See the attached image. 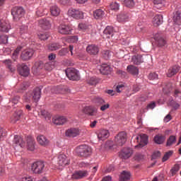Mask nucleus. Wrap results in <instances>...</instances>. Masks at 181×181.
<instances>
[{"label": "nucleus", "mask_w": 181, "mask_h": 181, "mask_svg": "<svg viewBox=\"0 0 181 181\" xmlns=\"http://www.w3.org/2000/svg\"><path fill=\"white\" fill-rule=\"evenodd\" d=\"M41 97V89L40 88H35L33 91H30L26 94V102H30V100H33L35 103H37Z\"/></svg>", "instance_id": "nucleus-1"}, {"label": "nucleus", "mask_w": 181, "mask_h": 181, "mask_svg": "<svg viewBox=\"0 0 181 181\" xmlns=\"http://www.w3.org/2000/svg\"><path fill=\"white\" fill-rule=\"evenodd\" d=\"M76 153L80 157L87 158L92 153V148L87 145H81L76 148Z\"/></svg>", "instance_id": "nucleus-2"}, {"label": "nucleus", "mask_w": 181, "mask_h": 181, "mask_svg": "<svg viewBox=\"0 0 181 181\" xmlns=\"http://www.w3.org/2000/svg\"><path fill=\"white\" fill-rule=\"evenodd\" d=\"M13 21L18 22L25 15V10L22 7L15 6L11 9Z\"/></svg>", "instance_id": "nucleus-3"}, {"label": "nucleus", "mask_w": 181, "mask_h": 181, "mask_svg": "<svg viewBox=\"0 0 181 181\" xmlns=\"http://www.w3.org/2000/svg\"><path fill=\"white\" fill-rule=\"evenodd\" d=\"M45 169V163L42 161H37L32 164L31 170L36 175H40L42 173Z\"/></svg>", "instance_id": "nucleus-4"}, {"label": "nucleus", "mask_w": 181, "mask_h": 181, "mask_svg": "<svg viewBox=\"0 0 181 181\" xmlns=\"http://www.w3.org/2000/svg\"><path fill=\"white\" fill-rule=\"evenodd\" d=\"M65 74H66V76H68L69 80L78 81L80 79L78 71L74 68H69L65 71Z\"/></svg>", "instance_id": "nucleus-5"}, {"label": "nucleus", "mask_w": 181, "mask_h": 181, "mask_svg": "<svg viewBox=\"0 0 181 181\" xmlns=\"http://www.w3.org/2000/svg\"><path fill=\"white\" fill-rule=\"evenodd\" d=\"M68 16L72 17L74 19H83L84 17L83 12L76 8H70L68 10Z\"/></svg>", "instance_id": "nucleus-6"}, {"label": "nucleus", "mask_w": 181, "mask_h": 181, "mask_svg": "<svg viewBox=\"0 0 181 181\" xmlns=\"http://www.w3.org/2000/svg\"><path fill=\"white\" fill-rule=\"evenodd\" d=\"M127 141V134L125 132H121L116 136L115 142L117 146H122Z\"/></svg>", "instance_id": "nucleus-7"}, {"label": "nucleus", "mask_w": 181, "mask_h": 181, "mask_svg": "<svg viewBox=\"0 0 181 181\" xmlns=\"http://www.w3.org/2000/svg\"><path fill=\"white\" fill-rule=\"evenodd\" d=\"M33 54H35V49L33 48H27L22 52L21 57L23 61H28L32 59Z\"/></svg>", "instance_id": "nucleus-8"}, {"label": "nucleus", "mask_w": 181, "mask_h": 181, "mask_svg": "<svg viewBox=\"0 0 181 181\" xmlns=\"http://www.w3.org/2000/svg\"><path fill=\"white\" fill-rule=\"evenodd\" d=\"M72 30V28L70 25L66 24H61L58 28V32L63 35H71Z\"/></svg>", "instance_id": "nucleus-9"}, {"label": "nucleus", "mask_w": 181, "mask_h": 181, "mask_svg": "<svg viewBox=\"0 0 181 181\" xmlns=\"http://www.w3.org/2000/svg\"><path fill=\"white\" fill-rule=\"evenodd\" d=\"M137 142L139 145L136 146V148H142L148 144V136L147 134H140V136H136Z\"/></svg>", "instance_id": "nucleus-10"}, {"label": "nucleus", "mask_w": 181, "mask_h": 181, "mask_svg": "<svg viewBox=\"0 0 181 181\" xmlns=\"http://www.w3.org/2000/svg\"><path fill=\"white\" fill-rule=\"evenodd\" d=\"M17 71L22 76H29L30 71L28 66L25 65L24 64L17 65Z\"/></svg>", "instance_id": "nucleus-11"}, {"label": "nucleus", "mask_w": 181, "mask_h": 181, "mask_svg": "<svg viewBox=\"0 0 181 181\" xmlns=\"http://www.w3.org/2000/svg\"><path fill=\"white\" fill-rule=\"evenodd\" d=\"M51 19L48 18H42L39 21V26L45 30H49L51 28Z\"/></svg>", "instance_id": "nucleus-12"}, {"label": "nucleus", "mask_w": 181, "mask_h": 181, "mask_svg": "<svg viewBox=\"0 0 181 181\" xmlns=\"http://www.w3.org/2000/svg\"><path fill=\"white\" fill-rule=\"evenodd\" d=\"M65 135L68 137L74 138L80 135V130L78 128H69L65 132Z\"/></svg>", "instance_id": "nucleus-13"}, {"label": "nucleus", "mask_w": 181, "mask_h": 181, "mask_svg": "<svg viewBox=\"0 0 181 181\" xmlns=\"http://www.w3.org/2000/svg\"><path fill=\"white\" fill-rule=\"evenodd\" d=\"M88 175V172L87 170H79L75 172L71 177L73 180H81L82 178L86 177Z\"/></svg>", "instance_id": "nucleus-14"}, {"label": "nucleus", "mask_w": 181, "mask_h": 181, "mask_svg": "<svg viewBox=\"0 0 181 181\" xmlns=\"http://www.w3.org/2000/svg\"><path fill=\"white\" fill-rule=\"evenodd\" d=\"M57 162H58V165L59 166L64 167V166L69 164L70 160L66 157V155L60 154L58 156Z\"/></svg>", "instance_id": "nucleus-15"}, {"label": "nucleus", "mask_w": 181, "mask_h": 181, "mask_svg": "<svg viewBox=\"0 0 181 181\" xmlns=\"http://www.w3.org/2000/svg\"><path fill=\"white\" fill-rule=\"evenodd\" d=\"M11 29V26L8 21L4 20L0 21V32L8 33Z\"/></svg>", "instance_id": "nucleus-16"}, {"label": "nucleus", "mask_w": 181, "mask_h": 181, "mask_svg": "<svg viewBox=\"0 0 181 181\" xmlns=\"http://www.w3.org/2000/svg\"><path fill=\"white\" fill-rule=\"evenodd\" d=\"M86 52L90 55H97L100 52V48L95 45H90L87 46Z\"/></svg>", "instance_id": "nucleus-17"}, {"label": "nucleus", "mask_w": 181, "mask_h": 181, "mask_svg": "<svg viewBox=\"0 0 181 181\" xmlns=\"http://www.w3.org/2000/svg\"><path fill=\"white\" fill-rule=\"evenodd\" d=\"M154 40L159 47H165L167 44L166 40L160 34H156L154 35Z\"/></svg>", "instance_id": "nucleus-18"}, {"label": "nucleus", "mask_w": 181, "mask_h": 181, "mask_svg": "<svg viewBox=\"0 0 181 181\" xmlns=\"http://www.w3.org/2000/svg\"><path fill=\"white\" fill-rule=\"evenodd\" d=\"M98 139L100 141H105V139H108L110 136V133L108 130H105L104 129H102L101 130H99L97 133Z\"/></svg>", "instance_id": "nucleus-19"}, {"label": "nucleus", "mask_w": 181, "mask_h": 181, "mask_svg": "<svg viewBox=\"0 0 181 181\" xmlns=\"http://www.w3.org/2000/svg\"><path fill=\"white\" fill-rule=\"evenodd\" d=\"M13 147L20 146L21 148H23L25 146V141L21 137V136H14V139L13 141Z\"/></svg>", "instance_id": "nucleus-20"}, {"label": "nucleus", "mask_w": 181, "mask_h": 181, "mask_svg": "<svg viewBox=\"0 0 181 181\" xmlns=\"http://www.w3.org/2000/svg\"><path fill=\"white\" fill-rule=\"evenodd\" d=\"M67 122V118L65 116H56L53 118V122L56 125H63Z\"/></svg>", "instance_id": "nucleus-21"}, {"label": "nucleus", "mask_w": 181, "mask_h": 181, "mask_svg": "<svg viewBox=\"0 0 181 181\" xmlns=\"http://www.w3.org/2000/svg\"><path fill=\"white\" fill-rule=\"evenodd\" d=\"M83 112L89 116H97L98 110L93 107H86L83 108Z\"/></svg>", "instance_id": "nucleus-22"}, {"label": "nucleus", "mask_w": 181, "mask_h": 181, "mask_svg": "<svg viewBox=\"0 0 181 181\" xmlns=\"http://www.w3.org/2000/svg\"><path fill=\"white\" fill-rule=\"evenodd\" d=\"M133 153V151L129 148H124L122 152L119 154V156L121 158H123L124 159L129 158Z\"/></svg>", "instance_id": "nucleus-23"}, {"label": "nucleus", "mask_w": 181, "mask_h": 181, "mask_svg": "<svg viewBox=\"0 0 181 181\" xmlns=\"http://www.w3.org/2000/svg\"><path fill=\"white\" fill-rule=\"evenodd\" d=\"M163 22V17L162 15H156L153 18V25L154 27H158L162 25Z\"/></svg>", "instance_id": "nucleus-24"}, {"label": "nucleus", "mask_w": 181, "mask_h": 181, "mask_svg": "<svg viewBox=\"0 0 181 181\" xmlns=\"http://www.w3.org/2000/svg\"><path fill=\"white\" fill-rule=\"evenodd\" d=\"M22 115H23V111L21 110L15 112V113L11 118V123L16 124L18 121H19L21 119Z\"/></svg>", "instance_id": "nucleus-25"}, {"label": "nucleus", "mask_w": 181, "mask_h": 181, "mask_svg": "<svg viewBox=\"0 0 181 181\" xmlns=\"http://www.w3.org/2000/svg\"><path fill=\"white\" fill-rule=\"evenodd\" d=\"M112 71V69L108 66L107 64H103L100 68V72L103 75H107L110 74V72Z\"/></svg>", "instance_id": "nucleus-26"}, {"label": "nucleus", "mask_w": 181, "mask_h": 181, "mask_svg": "<svg viewBox=\"0 0 181 181\" xmlns=\"http://www.w3.org/2000/svg\"><path fill=\"white\" fill-rule=\"evenodd\" d=\"M113 35V28L112 26H107L103 31V37L105 39H108L112 37Z\"/></svg>", "instance_id": "nucleus-27"}, {"label": "nucleus", "mask_w": 181, "mask_h": 181, "mask_svg": "<svg viewBox=\"0 0 181 181\" xmlns=\"http://www.w3.org/2000/svg\"><path fill=\"white\" fill-rule=\"evenodd\" d=\"M129 19V16L127 13H122L117 16V21L121 23L124 22H128Z\"/></svg>", "instance_id": "nucleus-28"}, {"label": "nucleus", "mask_w": 181, "mask_h": 181, "mask_svg": "<svg viewBox=\"0 0 181 181\" xmlns=\"http://www.w3.org/2000/svg\"><path fill=\"white\" fill-rule=\"evenodd\" d=\"M180 70V66H174L171 67L170 69H169V70L167 73V76L168 77H172L173 76H175V74H177V72H179Z\"/></svg>", "instance_id": "nucleus-29"}, {"label": "nucleus", "mask_w": 181, "mask_h": 181, "mask_svg": "<svg viewBox=\"0 0 181 181\" xmlns=\"http://www.w3.org/2000/svg\"><path fill=\"white\" fill-rule=\"evenodd\" d=\"M37 142L43 146H46L49 144V141L48 139H47V138L45 137V136H37Z\"/></svg>", "instance_id": "nucleus-30"}, {"label": "nucleus", "mask_w": 181, "mask_h": 181, "mask_svg": "<svg viewBox=\"0 0 181 181\" xmlns=\"http://www.w3.org/2000/svg\"><path fill=\"white\" fill-rule=\"evenodd\" d=\"M132 62L136 65H139L144 62V58L141 54H136L132 57Z\"/></svg>", "instance_id": "nucleus-31"}, {"label": "nucleus", "mask_w": 181, "mask_h": 181, "mask_svg": "<svg viewBox=\"0 0 181 181\" xmlns=\"http://www.w3.org/2000/svg\"><path fill=\"white\" fill-rule=\"evenodd\" d=\"M165 136H163V134H156L154 137V142L157 144H162L165 141Z\"/></svg>", "instance_id": "nucleus-32"}, {"label": "nucleus", "mask_w": 181, "mask_h": 181, "mask_svg": "<svg viewBox=\"0 0 181 181\" xmlns=\"http://www.w3.org/2000/svg\"><path fill=\"white\" fill-rule=\"evenodd\" d=\"M1 63L4 64L6 68L11 72H14L16 69L12 66V61L11 59H4L1 61Z\"/></svg>", "instance_id": "nucleus-33"}, {"label": "nucleus", "mask_w": 181, "mask_h": 181, "mask_svg": "<svg viewBox=\"0 0 181 181\" xmlns=\"http://www.w3.org/2000/svg\"><path fill=\"white\" fill-rule=\"evenodd\" d=\"M128 73L132 74L133 76H137L139 74V69L136 66L133 65H129L127 69Z\"/></svg>", "instance_id": "nucleus-34"}, {"label": "nucleus", "mask_w": 181, "mask_h": 181, "mask_svg": "<svg viewBox=\"0 0 181 181\" xmlns=\"http://www.w3.org/2000/svg\"><path fill=\"white\" fill-rule=\"evenodd\" d=\"M22 46H18L16 49L13 51L11 58L14 62H16L18 59L19 53L22 50Z\"/></svg>", "instance_id": "nucleus-35"}, {"label": "nucleus", "mask_w": 181, "mask_h": 181, "mask_svg": "<svg viewBox=\"0 0 181 181\" xmlns=\"http://www.w3.org/2000/svg\"><path fill=\"white\" fill-rule=\"evenodd\" d=\"M50 12L52 16H57L60 14L61 10L57 6L53 5L50 7Z\"/></svg>", "instance_id": "nucleus-36"}, {"label": "nucleus", "mask_w": 181, "mask_h": 181, "mask_svg": "<svg viewBox=\"0 0 181 181\" xmlns=\"http://www.w3.org/2000/svg\"><path fill=\"white\" fill-rule=\"evenodd\" d=\"M173 22L175 25H181V13L177 11L173 16Z\"/></svg>", "instance_id": "nucleus-37"}, {"label": "nucleus", "mask_w": 181, "mask_h": 181, "mask_svg": "<svg viewBox=\"0 0 181 181\" xmlns=\"http://www.w3.org/2000/svg\"><path fill=\"white\" fill-rule=\"evenodd\" d=\"M130 176L129 173L123 171L119 176V181H127L130 179Z\"/></svg>", "instance_id": "nucleus-38"}, {"label": "nucleus", "mask_w": 181, "mask_h": 181, "mask_svg": "<svg viewBox=\"0 0 181 181\" xmlns=\"http://www.w3.org/2000/svg\"><path fill=\"white\" fill-rule=\"evenodd\" d=\"M90 28V25H88L85 23H80L78 25V28L79 30L82 31V32H86L88 30H89Z\"/></svg>", "instance_id": "nucleus-39"}, {"label": "nucleus", "mask_w": 181, "mask_h": 181, "mask_svg": "<svg viewBox=\"0 0 181 181\" xmlns=\"http://www.w3.org/2000/svg\"><path fill=\"white\" fill-rule=\"evenodd\" d=\"M93 16L95 19H101L104 16V12L101 9H97L93 12Z\"/></svg>", "instance_id": "nucleus-40"}, {"label": "nucleus", "mask_w": 181, "mask_h": 181, "mask_svg": "<svg viewBox=\"0 0 181 181\" xmlns=\"http://www.w3.org/2000/svg\"><path fill=\"white\" fill-rule=\"evenodd\" d=\"M28 149L30 151L35 150V139L32 138L28 139Z\"/></svg>", "instance_id": "nucleus-41"}, {"label": "nucleus", "mask_w": 181, "mask_h": 181, "mask_svg": "<svg viewBox=\"0 0 181 181\" xmlns=\"http://www.w3.org/2000/svg\"><path fill=\"white\" fill-rule=\"evenodd\" d=\"M124 4L127 7L132 8L135 5V2L134 0H119Z\"/></svg>", "instance_id": "nucleus-42"}, {"label": "nucleus", "mask_w": 181, "mask_h": 181, "mask_svg": "<svg viewBox=\"0 0 181 181\" xmlns=\"http://www.w3.org/2000/svg\"><path fill=\"white\" fill-rule=\"evenodd\" d=\"M37 37L40 40H47L49 37V35L47 33L40 32L37 33Z\"/></svg>", "instance_id": "nucleus-43"}, {"label": "nucleus", "mask_w": 181, "mask_h": 181, "mask_svg": "<svg viewBox=\"0 0 181 181\" xmlns=\"http://www.w3.org/2000/svg\"><path fill=\"white\" fill-rule=\"evenodd\" d=\"M180 170V165L178 164L175 165L174 167L170 170V176L174 177L175 175H176V173H177V172H179Z\"/></svg>", "instance_id": "nucleus-44"}, {"label": "nucleus", "mask_w": 181, "mask_h": 181, "mask_svg": "<svg viewBox=\"0 0 181 181\" xmlns=\"http://www.w3.org/2000/svg\"><path fill=\"white\" fill-rule=\"evenodd\" d=\"M176 143V137L175 136H170L166 142L167 146H171Z\"/></svg>", "instance_id": "nucleus-45"}, {"label": "nucleus", "mask_w": 181, "mask_h": 181, "mask_svg": "<svg viewBox=\"0 0 181 181\" xmlns=\"http://www.w3.org/2000/svg\"><path fill=\"white\" fill-rule=\"evenodd\" d=\"M153 3L156 8H160L164 6L165 0H153Z\"/></svg>", "instance_id": "nucleus-46"}, {"label": "nucleus", "mask_w": 181, "mask_h": 181, "mask_svg": "<svg viewBox=\"0 0 181 181\" xmlns=\"http://www.w3.org/2000/svg\"><path fill=\"white\" fill-rule=\"evenodd\" d=\"M60 48H61V45L58 43H52L48 46V49L50 51H56Z\"/></svg>", "instance_id": "nucleus-47"}, {"label": "nucleus", "mask_w": 181, "mask_h": 181, "mask_svg": "<svg viewBox=\"0 0 181 181\" xmlns=\"http://www.w3.org/2000/svg\"><path fill=\"white\" fill-rule=\"evenodd\" d=\"M28 87H29V83L28 82H23L20 88L18 89V93H23V91L26 90L28 89Z\"/></svg>", "instance_id": "nucleus-48"}, {"label": "nucleus", "mask_w": 181, "mask_h": 181, "mask_svg": "<svg viewBox=\"0 0 181 181\" xmlns=\"http://www.w3.org/2000/svg\"><path fill=\"white\" fill-rule=\"evenodd\" d=\"M55 67V63L52 61H49V62L47 63L45 65V68L47 71H52Z\"/></svg>", "instance_id": "nucleus-49"}, {"label": "nucleus", "mask_w": 181, "mask_h": 181, "mask_svg": "<svg viewBox=\"0 0 181 181\" xmlns=\"http://www.w3.org/2000/svg\"><path fill=\"white\" fill-rule=\"evenodd\" d=\"M78 40V37L76 35H72V36H69L68 37V38L66 39V41L69 43H76L77 42Z\"/></svg>", "instance_id": "nucleus-50"}, {"label": "nucleus", "mask_w": 181, "mask_h": 181, "mask_svg": "<svg viewBox=\"0 0 181 181\" xmlns=\"http://www.w3.org/2000/svg\"><path fill=\"white\" fill-rule=\"evenodd\" d=\"M93 102L98 105H103L105 104V101L101 98H95L93 99Z\"/></svg>", "instance_id": "nucleus-51"}, {"label": "nucleus", "mask_w": 181, "mask_h": 181, "mask_svg": "<svg viewBox=\"0 0 181 181\" xmlns=\"http://www.w3.org/2000/svg\"><path fill=\"white\" fill-rule=\"evenodd\" d=\"M112 52L109 50H103L102 52V55L105 59H108L112 56Z\"/></svg>", "instance_id": "nucleus-52"}, {"label": "nucleus", "mask_w": 181, "mask_h": 181, "mask_svg": "<svg viewBox=\"0 0 181 181\" xmlns=\"http://www.w3.org/2000/svg\"><path fill=\"white\" fill-rule=\"evenodd\" d=\"M173 154V151H170L165 153V155L163 156V158H162V161L163 162L167 161Z\"/></svg>", "instance_id": "nucleus-53"}, {"label": "nucleus", "mask_w": 181, "mask_h": 181, "mask_svg": "<svg viewBox=\"0 0 181 181\" xmlns=\"http://www.w3.org/2000/svg\"><path fill=\"white\" fill-rule=\"evenodd\" d=\"M87 83L90 86H95L98 83V81L95 78H90L87 81Z\"/></svg>", "instance_id": "nucleus-54"}, {"label": "nucleus", "mask_w": 181, "mask_h": 181, "mask_svg": "<svg viewBox=\"0 0 181 181\" xmlns=\"http://www.w3.org/2000/svg\"><path fill=\"white\" fill-rule=\"evenodd\" d=\"M163 90L164 92V94H169V93L172 90V85L168 84L166 87L163 88Z\"/></svg>", "instance_id": "nucleus-55"}, {"label": "nucleus", "mask_w": 181, "mask_h": 181, "mask_svg": "<svg viewBox=\"0 0 181 181\" xmlns=\"http://www.w3.org/2000/svg\"><path fill=\"white\" fill-rule=\"evenodd\" d=\"M110 8L112 10L117 11L119 8V5L117 2H112L110 4Z\"/></svg>", "instance_id": "nucleus-56"}, {"label": "nucleus", "mask_w": 181, "mask_h": 181, "mask_svg": "<svg viewBox=\"0 0 181 181\" xmlns=\"http://www.w3.org/2000/svg\"><path fill=\"white\" fill-rule=\"evenodd\" d=\"M41 115L43 116L45 118H47L49 119L51 118L50 113L45 110H41Z\"/></svg>", "instance_id": "nucleus-57"}, {"label": "nucleus", "mask_w": 181, "mask_h": 181, "mask_svg": "<svg viewBox=\"0 0 181 181\" xmlns=\"http://www.w3.org/2000/svg\"><path fill=\"white\" fill-rule=\"evenodd\" d=\"M0 43L1 44H7L8 43V36H6V35L0 36Z\"/></svg>", "instance_id": "nucleus-58"}, {"label": "nucleus", "mask_w": 181, "mask_h": 181, "mask_svg": "<svg viewBox=\"0 0 181 181\" xmlns=\"http://www.w3.org/2000/svg\"><path fill=\"white\" fill-rule=\"evenodd\" d=\"M28 25H22L20 28V33H21V34L28 33Z\"/></svg>", "instance_id": "nucleus-59"}, {"label": "nucleus", "mask_w": 181, "mask_h": 181, "mask_svg": "<svg viewBox=\"0 0 181 181\" xmlns=\"http://www.w3.org/2000/svg\"><path fill=\"white\" fill-rule=\"evenodd\" d=\"M161 156V153L160 151H155L152 154L151 158L152 159H157Z\"/></svg>", "instance_id": "nucleus-60"}, {"label": "nucleus", "mask_w": 181, "mask_h": 181, "mask_svg": "<svg viewBox=\"0 0 181 181\" xmlns=\"http://www.w3.org/2000/svg\"><path fill=\"white\" fill-rule=\"evenodd\" d=\"M148 78L150 80H156L158 78V75L156 73H151L148 75Z\"/></svg>", "instance_id": "nucleus-61"}, {"label": "nucleus", "mask_w": 181, "mask_h": 181, "mask_svg": "<svg viewBox=\"0 0 181 181\" xmlns=\"http://www.w3.org/2000/svg\"><path fill=\"white\" fill-rule=\"evenodd\" d=\"M69 52L67 48H63L59 52V55L61 57L65 56Z\"/></svg>", "instance_id": "nucleus-62"}, {"label": "nucleus", "mask_w": 181, "mask_h": 181, "mask_svg": "<svg viewBox=\"0 0 181 181\" xmlns=\"http://www.w3.org/2000/svg\"><path fill=\"white\" fill-rule=\"evenodd\" d=\"M109 107H110V105L108 103L103 104V105H101L100 110V111L104 112V111L108 110Z\"/></svg>", "instance_id": "nucleus-63"}, {"label": "nucleus", "mask_w": 181, "mask_h": 181, "mask_svg": "<svg viewBox=\"0 0 181 181\" xmlns=\"http://www.w3.org/2000/svg\"><path fill=\"white\" fill-rule=\"evenodd\" d=\"M21 181H33V177L30 176L23 177L21 179Z\"/></svg>", "instance_id": "nucleus-64"}]
</instances>
